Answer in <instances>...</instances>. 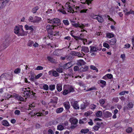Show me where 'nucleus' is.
<instances>
[{
	"instance_id": "obj_1",
	"label": "nucleus",
	"mask_w": 134,
	"mask_h": 134,
	"mask_svg": "<svg viewBox=\"0 0 134 134\" xmlns=\"http://www.w3.org/2000/svg\"><path fill=\"white\" fill-rule=\"evenodd\" d=\"M49 22L50 23H52L53 25L54 26V27H56V29H58V28L60 29V26H59V27H57V26H56V25H58V24L60 23V19L57 18H54V19L51 20H49Z\"/></svg>"
},
{
	"instance_id": "obj_2",
	"label": "nucleus",
	"mask_w": 134,
	"mask_h": 134,
	"mask_svg": "<svg viewBox=\"0 0 134 134\" xmlns=\"http://www.w3.org/2000/svg\"><path fill=\"white\" fill-rule=\"evenodd\" d=\"M46 29L48 32V36H49L53 30L56 29V27H55L54 25H49L46 26Z\"/></svg>"
},
{
	"instance_id": "obj_3",
	"label": "nucleus",
	"mask_w": 134,
	"mask_h": 134,
	"mask_svg": "<svg viewBox=\"0 0 134 134\" xmlns=\"http://www.w3.org/2000/svg\"><path fill=\"white\" fill-rule=\"evenodd\" d=\"M30 88L28 87L27 88H23L22 89V90L23 91V93L26 97H28V96L29 97L31 94V91L30 90Z\"/></svg>"
},
{
	"instance_id": "obj_4",
	"label": "nucleus",
	"mask_w": 134,
	"mask_h": 134,
	"mask_svg": "<svg viewBox=\"0 0 134 134\" xmlns=\"http://www.w3.org/2000/svg\"><path fill=\"white\" fill-rule=\"evenodd\" d=\"M57 29H54L52 31V32L49 36H48L47 37H48L49 38H50L51 37H52L54 36H59L60 35V33L59 31H58V30H57Z\"/></svg>"
},
{
	"instance_id": "obj_5",
	"label": "nucleus",
	"mask_w": 134,
	"mask_h": 134,
	"mask_svg": "<svg viewBox=\"0 0 134 134\" xmlns=\"http://www.w3.org/2000/svg\"><path fill=\"white\" fill-rule=\"evenodd\" d=\"M8 2V0H0V9L4 8Z\"/></svg>"
},
{
	"instance_id": "obj_6",
	"label": "nucleus",
	"mask_w": 134,
	"mask_h": 134,
	"mask_svg": "<svg viewBox=\"0 0 134 134\" xmlns=\"http://www.w3.org/2000/svg\"><path fill=\"white\" fill-rule=\"evenodd\" d=\"M58 99V98L56 97H54L51 99L50 103L54 104L53 105V106L54 107L56 104L57 103Z\"/></svg>"
},
{
	"instance_id": "obj_7",
	"label": "nucleus",
	"mask_w": 134,
	"mask_h": 134,
	"mask_svg": "<svg viewBox=\"0 0 134 134\" xmlns=\"http://www.w3.org/2000/svg\"><path fill=\"white\" fill-rule=\"evenodd\" d=\"M5 79L10 80L13 77V75L10 74L9 73H5Z\"/></svg>"
},
{
	"instance_id": "obj_8",
	"label": "nucleus",
	"mask_w": 134,
	"mask_h": 134,
	"mask_svg": "<svg viewBox=\"0 0 134 134\" xmlns=\"http://www.w3.org/2000/svg\"><path fill=\"white\" fill-rule=\"evenodd\" d=\"M69 121L71 124L74 125L76 124L78 121V120L75 118H72L70 119Z\"/></svg>"
},
{
	"instance_id": "obj_9",
	"label": "nucleus",
	"mask_w": 134,
	"mask_h": 134,
	"mask_svg": "<svg viewBox=\"0 0 134 134\" xmlns=\"http://www.w3.org/2000/svg\"><path fill=\"white\" fill-rule=\"evenodd\" d=\"M81 53L84 54V55H85V54L84 53H83V52H84L85 53H88L89 51V49L87 47L85 46H82L81 47Z\"/></svg>"
},
{
	"instance_id": "obj_10",
	"label": "nucleus",
	"mask_w": 134,
	"mask_h": 134,
	"mask_svg": "<svg viewBox=\"0 0 134 134\" xmlns=\"http://www.w3.org/2000/svg\"><path fill=\"white\" fill-rule=\"evenodd\" d=\"M75 91L74 87L68 85V94L73 93Z\"/></svg>"
},
{
	"instance_id": "obj_11",
	"label": "nucleus",
	"mask_w": 134,
	"mask_h": 134,
	"mask_svg": "<svg viewBox=\"0 0 134 134\" xmlns=\"http://www.w3.org/2000/svg\"><path fill=\"white\" fill-rule=\"evenodd\" d=\"M133 104L132 102H130L127 104L126 107L124 108V110L129 109L132 108L133 107Z\"/></svg>"
},
{
	"instance_id": "obj_12",
	"label": "nucleus",
	"mask_w": 134,
	"mask_h": 134,
	"mask_svg": "<svg viewBox=\"0 0 134 134\" xmlns=\"http://www.w3.org/2000/svg\"><path fill=\"white\" fill-rule=\"evenodd\" d=\"M70 54L75 56H78L79 57H82V54L80 52H71Z\"/></svg>"
},
{
	"instance_id": "obj_13",
	"label": "nucleus",
	"mask_w": 134,
	"mask_h": 134,
	"mask_svg": "<svg viewBox=\"0 0 134 134\" xmlns=\"http://www.w3.org/2000/svg\"><path fill=\"white\" fill-rule=\"evenodd\" d=\"M116 41V40L115 38H113L110 40L107 41V42L111 45H114Z\"/></svg>"
},
{
	"instance_id": "obj_14",
	"label": "nucleus",
	"mask_w": 134,
	"mask_h": 134,
	"mask_svg": "<svg viewBox=\"0 0 134 134\" xmlns=\"http://www.w3.org/2000/svg\"><path fill=\"white\" fill-rule=\"evenodd\" d=\"M71 103L72 105L75 109H79V107L77 101L74 102L73 104L72 103Z\"/></svg>"
},
{
	"instance_id": "obj_15",
	"label": "nucleus",
	"mask_w": 134,
	"mask_h": 134,
	"mask_svg": "<svg viewBox=\"0 0 134 134\" xmlns=\"http://www.w3.org/2000/svg\"><path fill=\"white\" fill-rule=\"evenodd\" d=\"M78 65L79 66H82L85 65L86 63L83 60L80 59L79 60L77 61Z\"/></svg>"
},
{
	"instance_id": "obj_16",
	"label": "nucleus",
	"mask_w": 134,
	"mask_h": 134,
	"mask_svg": "<svg viewBox=\"0 0 134 134\" xmlns=\"http://www.w3.org/2000/svg\"><path fill=\"white\" fill-rule=\"evenodd\" d=\"M20 30L18 34V36H24L25 35V33L24 31L23 30V29L21 28V26H20Z\"/></svg>"
},
{
	"instance_id": "obj_17",
	"label": "nucleus",
	"mask_w": 134,
	"mask_h": 134,
	"mask_svg": "<svg viewBox=\"0 0 134 134\" xmlns=\"http://www.w3.org/2000/svg\"><path fill=\"white\" fill-rule=\"evenodd\" d=\"M41 18L37 16H35L34 18V23H38L41 21Z\"/></svg>"
},
{
	"instance_id": "obj_18",
	"label": "nucleus",
	"mask_w": 134,
	"mask_h": 134,
	"mask_svg": "<svg viewBox=\"0 0 134 134\" xmlns=\"http://www.w3.org/2000/svg\"><path fill=\"white\" fill-rule=\"evenodd\" d=\"M72 25L75 27H79L81 29H83L84 26L83 24H82L81 25H80V24L77 23L72 24Z\"/></svg>"
},
{
	"instance_id": "obj_19",
	"label": "nucleus",
	"mask_w": 134,
	"mask_h": 134,
	"mask_svg": "<svg viewBox=\"0 0 134 134\" xmlns=\"http://www.w3.org/2000/svg\"><path fill=\"white\" fill-rule=\"evenodd\" d=\"M9 40L8 39H6L5 40V41L3 43V46L4 47V48H5L7 47L8 46H9Z\"/></svg>"
},
{
	"instance_id": "obj_20",
	"label": "nucleus",
	"mask_w": 134,
	"mask_h": 134,
	"mask_svg": "<svg viewBox=\"0 0 134 134\" xmlns=\"http://www.w3.org/2000/svg\"><path fill=\"white\" fill-rule=\"evenodd\" d=\"M20 29L19 27L18 26H16L14 29V33L16 34H18V35Z\"/></svg>"
},
{
	"instance_id": "obj_21",
	"label": "nucleus",
	"mask_w": 134,
	"mask_h": 134,
	"mask_svg": "<svg viewBox=\"0 0 134 134\" xmlns=\"http://www.w3.org/2000/svg\"><path fill=\"white\" fill-rule=\"evenodd\" d=\"M32 26H29L27 25H26L25 26V27L26 30H30L31 32H32L34 30V29L32 27Z\"/></svg>"
},
{
	"instance_id": "obj_22",
	"label": "nucleus",
	"mask_w": 134,
	"mask_h": 134,
	"mask_svg": "<svg viewBox=\"0 0 134 134\" xmlns=\"http://www.w3.org/2000/svg\"><path fill=\"white\" fill-rule=\"evenodd\" d=\"M30 77V81L34 82H35V76L34 74H31L30 76H29V77Z\"/></svg>"
},
{
	"instance_id": "obj_23",
	"label": "nucleus",
	"mask_w": 134,
	"mask_h": 134,
	"mask_svg": "<svg viewBox=\"0 0 134 134\" xmlns=\"http://www.w3.org/2000/svg\"><path fill=\"white\" fill-rule=\"evenodd\" d=\"M16 97L17 99L20 101H26V100L27 99L26 98L25 100H24V99L23 98L19 95H17Z\"/></svg>"
},
{
	"instance_id": "obj_24",
	"label": "nucleus",
	"mask_w": 134,
	"mask_h": 134,
	"mask_svg": "<svg viewBox=\"0 0 134 134\" xmlns=\"http://www.w3.org/2000/svg\"><path fill=\"white\" fill-rule=\"evenodd\" d=\"M105 116L107 118H108L111 116V113L108 111H106L104 113Z\"/></svg>"
},
{
	"instance_id": "obj_25",
	"label": "nucleus",
	"mask_w": 134,
	"mask_h": 134,
	"mask_svg": "<svg viewBox=\"0 0 134 134\" xmlns=\"http://www.w3.org/2000/svg\"><path fill=\"white\" fill-rule=\"evenodd\" d=\"M82 69L81 68H80L79 71L80 72H85L87 70L88 68V67L86 66H84V68H83L82 67Z\"/></svg>"
},
{
	"instance_id": "obj_26",
	"label": "nucleus",
	"mask_w": 134,
	"mask_h": 134,
	"mask_svg": "<svg viewBox=\"0 0 134 134\" xmlns=\"http://www.w3.org/2000/svg\"><path fill=\"white\" fill-rule=\"evenodd\" d=\"M39 8L38 6H36L33 8L31 10V12L33 13H36L37 10L39 9Z\"/></svg>"
},
{
	"instance_id": "obj_27",
	"label": "nucleus",
	"mask_w": 134,
	"mask_h": 134,
	"mask_svg": "<svg viewBox=\"0 0 134 134\" xmlns=\"http://www.w3.org/2000/svg\"><path fill=\"white\" fill-rule=\"evenodd\" d=\"M90 47L91 48L90 52H97L98 50L97 48L94 46H91Z\"/></svg>"
},
{
	"instance_id": "obj_28",
	"label": "nucleus",
	"mask_w": 134,
	"mask_h": 134,
	"mask_svg": "<svg viewBox=\"0 0 134 134\" xmlns=\"http://www.w3.org/2000/svg\"><path fill=\"white\" fill-rule=\"evenodd\" d=\"M2 124L5 126H9V125L8 122L6 120H4L2 122Z\"/></svg>"
},
{
	"instance_id": "obj_29",
	"label": "nucleus",
	"mask_w": 134,
	"mask_h": 134,
	"mask_svg": "<svg viewBox=\"0 0 134 134\" xmlns=\"http://www.w3.org/2000/svg\"><path fill=\"white\" fill-rule=\"evenodd\" d=\"M102 112L101 111H98L97 112L96 114V116L100 118L102 115Z\"/></svg>"
},
{
	"instance_id": "obj_30",
	"label": "nucleus",
	"mask_w": 134,
	"mask_h": 134,
	"mask_svg": "<svg viewBox=\"0 0 134 134\" xmlns=\"http://www.w3.org/2000/svg\"><path fill=\"white\" fill-rule=\"evenodd\" d=\"M97 20L99 22L103 23L104 21L103 18L101 16L98 15Z\"/></svg>"
},
{
	"instance_id": "obj_31",
	"label": "nucleus",
	"mask_w": 134,
	"mask_h": 134,
	"mask_svg": "<svg viewBox=\"0 0 134 134\" xmlns=\"http://www.w3.org/2000/svg\"><path fill=\"white\" fill-rule=\"evenodd\" d=\"M89 131V130L88 129H82L81 130V132L82 133H87Z\"/></svg>"
},
{
	"instance_id": "obj_32",
	"label": "nucleus",
	"mask_w": 134,
	"mask_h": 134,
	"mask_svg": "<svg viewBox=\"0 0 134 134\" xmlns=\"http://www.w3.org/2000/svg\"><path fill=\"white\" fill-rule=\"evenodd\" d=\"M47 58L48 60L52 63L55 62V60L53 58L51 57H50L48 56L47 57Z\"/></svg>"
},
{
	"instance_id": "obj_33",
	"label": "nucleus",
	"mask_w": 134,
	"mask_h": 134,
	"mask_svg": "<svg viewBox=\"0 0 134 134\" xmlns=\"http://www.w3.org/2000/svg\"><path fill=\"white\" fill-rule=\"evenodd\" d=\"M63 110V108H60L57 109L56 110V112L57 113H61Z\"/></svg>"
},
{
	"instance_id": "obj_34",
	"label": "nucleus",
	"mask_w": 134,
	"mask_h": 134,
	"mask_svg": "<svg viewBox=\"0 0 134 134\" xmlns=\"http://www.w3.org/2000/svg\"><path fill=\"white\" fill-rule=\"evenodd\" d=\"M59 68H57L56 69V71L57 72H63V69L62 68V65H59Z\"/></svg>"
},
{
	"instance_id": "obj_35",
	"label": "nucleus",
	"mask_w": 134,
	"mask_h": 134,
	"mask_svg": "<svg viewBox=\"0 0 134 134\" xmlns=\"http://www.w3.org/2000/svg\"><path fill=\"white\" fill-rule=\"evenodd\" d=\"M68 12H69L70 13H72V11H74V10L72 9V7L71 6H70V5H68Z\"/></svg>"
},
{
	"instance_id": "obj_36",
	"label": "nucleus",
	"mask_w": 134,
	"mask_h": 134,
	"mask_svg": "<svg viewBox=\"0 0 134 134\" xmlns=\"http://www.w3.org/2000/svg\"><path fill=\"white\" fill-rule=\"evenodd\" d=\"M106 36L107 37L110 38L113 37L114 35L111 33H108L106 34Z\"/></svg>"
},
{
	"instance_id": "obj_37",
	"label": "nucleus",
	"mask_w": 134,
	"mask_h": 134,
	"mask_svg": "<svg viewBox=\"0 0 134 134\" xmlns=\"http://www.w3.org/2000/svg\"><path fill=\"white\" fill-rule=\"evenodd\" d=\"M53 76L55 77L58 76H59V74L57 71H53Z\"/></svg>"
},
{
	"instance_id": "obj_38",
	"label": "nucleus",
	"mask_w": 134,
	"mask_h": 134,
	"mask_svg": "<svg viewBox=\"0 0 134 134\" xmlns=\"http://www.w3.org/2000/svg\"><path fill=\"white\" fill-rule=\"evenodd\" d=\"M57 89L58 91H60L62 90V87L59 84H58L57 85Z\"/></svg>"
},
{
	"instance_id": "obj_39",
	"label": "nucleus",
	"mask_w": 134,
	"mask_h": 134,
	"mask_svg": "<svg viewBox=\"0 0 134 134\" xmlns=\"http://www.w3.org/2000/svg\"><path fill=\"white\" fill-rule=\"evenodd\" d=\"M132 130V129L131 127H129L127 129H126V132L128 133H130Z\"/></svg>"
},
{
	"instance_id": "obj_40",
	"label": "nucleus",
	"mask_w": 134,
	"mask_h": 134,
	"mask_svg": "<svg viewBox=\"0 0 134 134\" xmlns=\"http://www.w3.org/2000/svg\"><path fill=\"white\" fill-rule=\"evenodd\" d=\"M64 129V126L62 125H59L57 126V129L60 130H62Z\"/></svg>"
},
{
	"instance_id": "obj_41",
	"label": "nucleus",
	"mask_w": 134,
	"mask_h": 134,
	"mask_svg": "<svg viewBox=\"0 0 134 134\" xmlns=\"http://www.w3.org/2000/svg\"><path fill=\"white\" fill-rule=\"evenodd\" d=\"M34 43V42L33 41L30 40L28 41L27 45L28 46L31 47L33 44Z\"/></svg>"
},
{
	"instance_id": "obj_42",
	"label": "nucleus",
	"mask_w": 134,
	"mask_h": 134,
	"mask_svg": "<svg viewBox=\"0 0 134 134\" xmlns=\"http://www.w3.org/2000/svg\"><path fill=\"white\" fill-rule=\"evenodd\" d=\"M128 91H123L121 92H120L119 94L120 95H122L125 94V93L128 94Z\"/></svg>"
},
{
	"instance_id": "obj_43",
	"label": "nucleus",
	"mask_w": 134,
	"mask_h": 134,
	"mask_svg": "<svg viewBox=\"0 0 134 134\" xmlns=\"http://www.w3.org/2000/svg\"><path fill=\"white\" fill-rule=\"evenodd\" d=\"M90 68L92 69L96 70V71L97 72L98 71V70L97 69V68L96 67H95V66H94L92 65L91 66Z\"/></svg>"
},
{
	"instance_id": "obj_44",
	"label": "nucleus",
	"mask_w": 134,
	"mask_h": 134,
	"mask_svg": "<svg viewBox=\"0 0 134 134\" xmlns=\"http://www.w3.org/2000/svg\"><path fill=\"white\" fill-rule=\"evenodd\" d=\"M103 46L104 47H106L108 49L110 48L109 44L105 42H104L103 43Z\"/></svg>"
},
{
	"instance_id": "obj_45",
	"label": "nucleus",
	"mask_w": 134,
	"mask_h": 134,
	"mask_svg": "<svg viewBox=\"0 0 134 134\" xmlns=\"http://www.w3.org/2000/svg\"><path fill=\"white\" fill-rule=\"evenodd\" d=\"M55 85H50L49 86V89L51 91H53L54 90L55 88Z\"/></svg>"
},
{
	"instance_id": "obj_46",
	"label": "nucleus",
	"mask_w": 134,
	"mask_h": 134,
	"mask_svg": "<svg viewBox=\"0 0 134 134\" xmlns=\"http://www.w3.org/2000/svg\"><path fill=\"white\" fill-rule=\"evenodd\" d=\"M28 20L31 23H33L34 21V18L32 16H30L29 19Z\"/></svg>"
},
{
	"instance_id": "obj_47",
	"label": "nucleus",
	"mask_w": 134,
	"mask_h": 134,
	"mask_svg": "<svg viewBox=\"0 0 134 134\" xmlns=\"http://www.w3.org/2000/svg\"><path fill=\"white\" fill-rule=\"evenodd\" d=\"M43 89L46 90H47L49 88L47 84H44L43 87Z\"/></svg>"
},
{
	"instance_id": "obj_48",
	"label": "nucleus",
	"mask_w": 134,
	"mask_h": 134,
	"mask_svg": "<svg viewBox=\"0 0 134 134\" xmlns=\"http://www.w3.org/2000/svg\"><path fill=\"white\" fill-rule=\"evenodd\" d=\"M43 75V74L42 73H40L38 74L37 76H35V79H37L39 78Z\"/></svg>"
},
{
	"instance_id": "obj_49",
	"label": "nucleus",
	"mask_w": 134,
	"mask_h": 134,
	"mask_svg": "<svg viewBox=\"0 0 134 134\" xmlns=\"http://www.w3.org/2000/svg\"><path fill=\"white\" fill-rule=\"evenodd\" d=\"M97 90L96 88L95 87H92L91 88L88 89L86 91H90L93 90Z\"/></svg>"
},
{
	"instance_id": "obj_50",
	"label": "nucleus",
	"mask_w": 134,
	"mask_h": 134,
	"mask_svg": "<svg viewBox=\"0 0 134 134\" xmlns=\"http://www.w3.org/2000/svg\"><path fill=\"white\" fill-rule=\"evenodd\" d=\"M112 100L114 102H118L119 100V99L118 97H114L113 98Z\"/></svg>"
},
{
	"instance_id": "obj_51",
	"label": "nucleus",
	"mask_w": 134,
	"mask_h": 134,
	"mask_svg": "<svg viewBox=\"0 0 134 134\" xmlns=\"http://www.w3.org/2000/svg\"><path fill=\"white\" fill-rule=\"evenodd\" d=\"M20 111L19 110H15L14 112L15 114L18 115H19L20 114Z\"/></svg>"
},
{
	"instance_id": "obj_52",
	"label": "nucleus",
	"mask_w": 134,
	"mask_h": 134,
	"mask_svg": "<svg viewBox=\"0 0 134 134\" xmlns=\"http://www.w3.org/2000/svg\"><path fill=\"white\" fill-rule=\"evenodd\" d=\"M20 72V69L19 68H17L15 69L14 71V72L15 74H18Z\"/></svg>"
},
{
	"instance_id": "obj_53",
	"label": "nucleus",
	"mask_w": 134,
	"mask_h": 134,
	"mask_svg": "<svg viewBox=\"0 0 134 134\" xmlns=\"http://www.w3.org/2000/svg\"><path fill=\"white\" fill-rule=\"evenodd\" d=\"M58 11L62 13L63 14H66V12L65 11V10L62 9H59L58 10Z\"/></svg>"
},
{
	"instance_id": "obj_54",
	"label": "nucleus",
	"mask_w": 134,
	"mask_h": 134,
	"mask_svg": "<svg viewBox=\"0 0 134 134\" xmlns=\"http://www.w3.org/2000/svg\"><path fill=\"white\" fill-rule=\"evenodd\" d=\"M100 127V125L99 126H95L93 127V129L95 130H98Z\"/></svg>"
},
{
	"instance_id": "obj_55",
	"label": "nucleus",
	"mask_w": 134,
	"mask_h": 134,
	"mask_svg": "<svg viewBox=\"0 0 134 134\" xmlns=\"http://www.w3.org/2000/svg\"><path fill=\"white\" fill-rule=\"evenodd\" d=\"M34 114L37 115V116H41L43 115V114L41 113L38 112L37 113H36V114H35L34 113Z\"/></svg>"
},
{
	"instance_id": "obj_56",
	"label": "nucleus",
	"mask_w": 134,
	"mask_h": 134,
	"mask_svg": "<svg viewBox=\"0 0 134 134\" xmlns=\"http://www.w3.org/2000/svg\"><path fill=\"white\" fill-rule=\"evenodd\" d=\"M86 107V105L85 104H83L81 105L80 108L82 110H83Z\"/></svg>"
},
{
	"instance_id": "obj_57",
	"label": "nucleus",
	"mask_w": 134,
	"mask_h": 134,
	"mask_svg": "<svg viewBox=\"0 0 134 134\" xmlns=\"http://www.w3.org/2000/svg\"><path fill=\"white\" fill-rule=\"evenodd\" d=\"M90 107L92 109H94L96 107V106L94 104H92L90 105Z\"/></svg>"
},
{
	"instance_id": "obj_58",
	"label": "nucleus",
	"mask_w": 134,
	"mask_h": 134,
	"mask_svg": "<svg viewBox=\"0 0 134 134\" xmlns=\"http://www.w3.org/2000/svg\"><path fill=\"white\" fill-rule=\"evenodd\" d=\"M43 69V67L41 66H38L36 68V70H42Z\"/></svg>"
},
{
	"instance_id": "obj_59",
	"label": "nucleus",
	"mask_w": 134,
	"mask_h": 134,
	"mask_svg": "<svg viewBox=\"0 0 134 134\" xmlns=\"http://www.w3.org/2000/svg\"><path fill=\"white\" fill-rule=\"evenodd\" d=\"M108 78L111 79L113 77V75L111 74H108L107 75Z\"/></svg>"
},
{
	"instance_id": "obj_60",
	"label": "nucleus",
	"mask_w": 134,
	"mask_h": 134,
	"mask_svg": "<svg viewBox=\"0 0 134 134\" xmlns=\"http://www.w3.org/2000/svg\"><path fill=\"white\" fill-rule=\"evenodd\" d=\"M86 122H85L81 119H80L79 120V123L80 124H85L86 123Z\"/></svg>"
},
{
	"instance_id": "obj_61",
	"label": "nucleus",
	"mask_w": 134,
	"mask_h": 134,
	"mask_svg": "<svg viewBox=\"0 0 134 134\" xmlns=\"http://www.w3.org/2000/svg\"><path fill=\"white\" fill-rule=\"evenodd\" d=\"M67 65V63L65 64L63 66H62V68L63 70L66 69V66Z\"/></svg>"
},
{
	"instance_id": "obj_62",
	"label": "nucleus",
	"mask_w": 134,
	"mask_h": 134,
	"mask_svg": "<svg viewBox=\"0 0 134 134\" xmlns=\"http://www.w3.org/2000/svg\"><path fill=\"white\" fill-rule=\"evenodd\" d=\"M100 83L104 85H105L106 83V82L105 81L100 80Z\"/></svg>"
},
{
	"instance_id": "obj_63",
	"label": "nucleus",
	"mask_w": 134,
	"mask_h": 134,
	"mask_svg": "<svg viewBox=\"0 0 134 134\" xmlns=\"http://www.w3.org/2000/svg\"><path fill=\"white\" fill-rule=\"evenodd\" d=\"M99 103L100 104H103L105 103V101L103 99H101L99 100Z\"/></svg>"
},
{
	"instance_id": "obj_64",
	"label": "nucleus",
	"mask_w": 134,
	"mask_h": 134,
	"mask_svg": "<svg viewBox=\"0 0 134 134\" xmlns=\"http://www.w3.org/2000/svg\"><path fill=\"white\" fill-rule=\"evenodd\" d=\"M48 134H54V132L51 129H50L48 130Z\"/></svg>"
}]
</instances>
